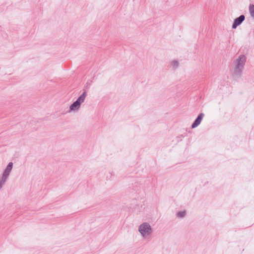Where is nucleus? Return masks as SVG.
<instances>
[{
    "mask_svg": "<svg viewBox=\"0 0 254 254\" xmlns=\"http://www.w3.org/2000/svg\"><path fill=\"white\" fill-rule=\"evenodd\" d=\"M247 61V57L243 54L239 55L233 62L232 74L236 77L240 76L244 70Z\"/></svg>",
    "mask_w": 254,
    "mask_h": 254,
    "instance_id": "f257e3e1",
    "label": "nucleus"
},
{
    "mask_svg": "<svg viewBox=\"0 0 254 254\" xmlns=\"http://www.w3.org/2000/svg\"><path fill=\"white\" fill-rule=\"evenodd\" d=\"M153 230L151 225L148 222L141 223L137 228L139 236L143 240H147L151 237Z\"/></svg>",
    "mask_w": 254,
    "mask_h": 254,
    "instance_id": "f03ea898",
    "label": "nucleus"
},
{
    "mask_svg": "<svg viewBox=\"0 0 254 254\" xmlns=\"http://www.w3.org/2000/svg\"><path fill=\"white\" fill-rule=\"evenodd\" d=\"M86 95L83 93L69 107L68 112L69 113H77L81 108V104L84 102Z\"/></svg>",
    "mask_w": 254,
    "mask_h": 254,
    "instance_id": "7ed1b4c3",
    "label": "nucleus"
},
{
    "mask_svg": "<svg viewBox=\"0 0 254 254\" xmlns=\"http://www.w3.org/2000/svg\"><path fill=\"white\" fill-rule=\"evenodd\" d=\"M13 164L12 162H9L0 177V190L4 186L11 173L13 168Z\"/></svg>",
    "mask_w": 254,
    "mask_h": 254,
    "instance_id": "20e7f679",
    "label": "nucleus"
},
{
    "mask_svg": "<svg viewBox=\"0 0 254 254\" xmlns=\"http://www.w3.org/2000/svg\"><path fill=\"white\" fill-rule=\"evenodd\" d=\"M245 16L244 15H241L239 17L236 18L234 20V21L232 25V28L233 29H235L237 27L240 25L242 22L245 20Z\"/></svg>",
    "mask_w": 254,
    "mask_h": 254,
    "instance_id": "39448f33",
    "label": "nucleus"
},
{
    "mask_svg": "<svg viewBox=\"0 0 254 254\" xmlns=\"http://www.w3.org/2000/svg\"><path fill=\"white\" fill-rule=\"evenodd\" d=\"M203 116L204 114L203 113H200L195 119L194 123L192 124L191 127L193 128L197 127L200 124Z\"/></svg>",
    "mask_w": 254,
    "mask_h": 254,
    "instance_id": "423d86ee",
    "label": "nucleus"
},
{
    "mask_svg": "<svg viewBox=\"0 0 254 254\" xmlns=\"http://www.w3.org/2000/svg\"><path fill=\"white\" fill-rule=\"evenodd\" d=\"M170 66L173 68H176L179 66V62L177 60H173L170 62Z\"/></svg>",
    "mask_w": 254,
    "mask_h": 254,
    "instance_id": "0eeeda50",
    "label": "nucleus"
},
{
    "mask_svg": "<svg viewBox=\"0 0 254 254\" xmlns=\"http://www.w3.org/2000/svg\"><path fill=\"white\" fill-rule=\"evenodd\" d=\"M249 12L251 17L254 19V5L251 4L249 6Z\"/></svg>",
    "mask_w": 254,
    "mask_h": 254,
    "instance_id": "6e6552de",
    "label": "nucleus"
},
{
    "mask_svg": "<svg viewBox=\"0 0 254 254\" xmlns=\"http://www.w3.org/2000/svg\"><path fill=\"white\" fill-rule=\"evenodd\" d=\"M185 214H186L185 211H181L178 213V215L180 217H183L184 216H185Z\"/></svg>",
    "mask_w": 254,
    "mask_h": 254,
    "instance_id": "1a4fd4ad",
    "label": "nucleus"
}]
</instances>
